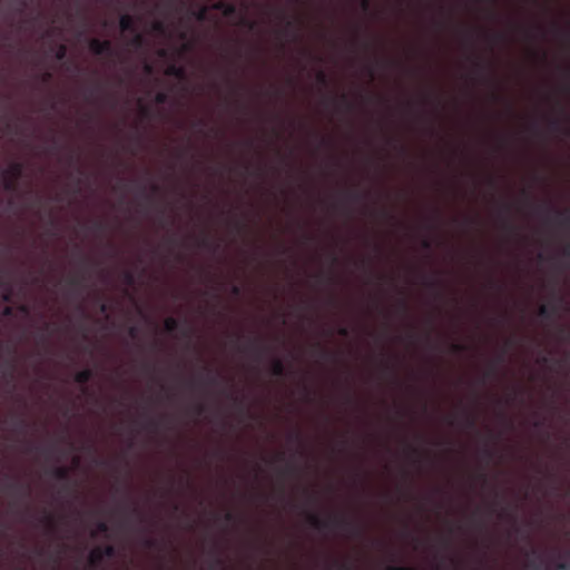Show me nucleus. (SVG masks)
<instances>
[{"instance_id":"f257e3e1","label":"nucleus","mask_w":570,"mask_h":570,"mask_svg":"<svg viewBox=\"0 0 570 570\" xmlns=\"http://www.w3.org/2000/svg\"><path fill=\"white\" fill-rule=\"evenodd\" d=\"M307 522L316 530H340L350 538H360L364 533L362 525L344 515L334 514L327 519H321L315 513H308Z\"/></svg>"},{"instance_id":"f03ea898","label":"nucleus","mask_w":570,"mask_h":570,"mask_svg":"<svg viewBox=\"0 0 570 570\" xmlns=\"http://www.w3.org/2000/svg\"><path fill=\"white\" fill-rule=\"evenodd\" d=\"M569 552L553 551L544 563L546 569L554 568L556 570H569Z\"/></svg>"},{"instance_id":"7ed1b4c3","label":"nucleus","mask_w":570,"mask_h":570,"mask_svg":"<svg viewBox=\"0 0 570 570\" xmlns=\"http://www.w3.org/2000/svg\"><path fill=\"white\" fill-rule=\"evenodd\" d=\"M89 50L96 56L106 55L108 57H115L116 51L112 48L110 40H99L94 38L89 41Z\"/></svg>"},{"instance_id":"20e7f679","label":"nucleus","mask_w":570,"mask_h":570,"mask_svg":"<svg viewBox=\"0 0 570 570\" xmlns=\"http://www.w3.org/2000/svg\"><path fill=\"white\" fill-rule=\"evenodd\" d=\"M562 118H551L549 120V128L554 132H562L568 136L570 134V129L568 127L569 116L567 115L564 108L560 109Z\"/></svg>"},{"instance_id":"39448f33","label":"nucleus","mask_w":570,"mask_h":570,"mask_svg":"<svg viewBox=\"0 0 570 570\" xmlns=\"http://www.w3.org/2000/svg\"><path fill=\"white\" fill-rule=\"evenodd\" d=\"M244 352H250L257 361L264 355L266 347L261 343L258 338L248 341V344L243 348Z\"/></svg>"},{"instance_id":"423d86ee","label":"nucleus","mask_w":570,"mask_h":570,"mask_svg":"<svg viewBox=\"0 0 570 570\" xmlns=\"http://www.w3.org/2000/svg\"><path fill=\"white\" fill-rule=\"evenodd\" d=\"M119 27L122 32H136L137 28V18L130 14H122L119 20Z\"/></svg>"},{"instance_id":"0eeeda50","label":"nucleus","mask_w":570,"mask_h":570,"mask_svg":"<svg viewBox=\"0 0 570 570\" xmlns=\"http://www.w3.org/2000/svg\"><path fill=\"white\" fill-rule=\"evenodd\" d=\"M23 174V164L20 161H13L7 169L2 171V177H10L19 181Z\"/></svg>"},{"instance_id":"6e6552de","label":"nucleus","mask_w":570,"mask_h":570,"mask_svg":"<svg viewBox=\"0 0 570 570\" xmlns=\"http://www.w3.org/2000/svg\"><path fill=\"white\" fill-rule=\"evenodd\" d=\"M212 8L220 11L225 17H233L237 12V8L234 3H229L224 0L216 1L213 3Z\"/></svg>"},{"instance_id":"1a4fd4ad","label":"nucleus","mask_w":570,"mask_h":570,"mask_svg":"<svg viewBox=\"0 0 570 570\" xmlns=\"http://www.w3.org/2000/svg\"><path fill=\"white\" fill-rule=\"evenodd\" d=\"M94 376V371L90 370V368H85L82 371H79L76 373L73 380L76 383L82 385V391L83 393L87 392V387H86V384L92 379Z\"/></svg>"},{"instance_id":"9d476101","label":"nucleus","mask_w":570,"mask_h":570,"mask_svg":"<svg viewBox=\"0 0 570 570\" xmlns=\"http://www.w3.org/2000/svg\"><path fill=\"white\" fill-rule=\"evenodd\" d=\"M4 489L12 494L23 493L24 495H29L30 493V488L18 481H10L6 483Z\"/></svg>"},{"instance_id":"9b49d317","label":"nucleus","mask_w":570,"mask_h":570,"mask_svg":"<svg viewBox=\"0 0 570 570\" xmlns=\"http://www.w3.org/2000/svg\"><path fill=\"white\" fill-rule=\"evenodd\" d=\"M558 313V306L541 305L538 309V315L544 320L552 318Z\"/></svg>"},{"instance_id":"f8f14e48","label":"nucleus","mask_w":570,"mask_h":570,"mask_svg":"<svg viewBox=\"0 0 570 570\" xmlns=\"http://www.w3.org/2000/svg\"><path fill=\"white\" fill-rule=\"evenodd\" d=\"M51 474L55 479L59 481H69L70 478V471L66 466H57L51 471Z\"/></svg>"},{"instance_id":"ddd939ff","label":"nucleus","mask_w":570,"mask_h":570,"mask_svg":"<svg viewBox=\"0 0 570 570\" xmlns=\"http://www.w3.org/2000/svg\"><path fill=\"white\" fill-rule=\"evenodd\" d=\"M102 561H104V557H102L99 548L97 547V548L92 549L90 551L89 558H88L89 566L95 568V567H98Z\"/></svg>"},{"instance_id":"4468645a","label":"nucleus","mask_w":570,"mask_h":570,"mask_svg":"<svg viewBox=\"0 0 570 570\" xmlns=\"http://www.w3.org/2000/svg\"><path fill=\"white\" fill-rule=\"evenodd\" d=\"M272 374L279 377L285 376L286 368L282 360L274 358L272 361Z\"/></svg>"},{"instance_id":"2eb2a0df","label":"nucleus","mask_w":570,"mask_h":570,"mask_svg":"<svg viewBox=\"0 0 570 570\" xmlns=\"http://www.w3.org/2000/svg\"><path fill=\"white\" fill-rule=\"evenodd\" d=\"M505 353H507V348L504 351H502V353L498 356L495 363L492 364L489 367V370L484 373L483 383L485 382V380L494 376V374L497 372V365L503 362Z\"/></svg>"},{"instance_id":"dca6fc26","label":"nucleus","mask_w":570,"mask_h":570,"mask_svg":"<svg viewBox=\"0 0 570 570\" xmlns=\"http://www.w3.org/2000/svg\"><path fill=\"white\" fill-rule=\"evenodd\" d=\"M166 75L173 76L180 80L185 79V77H186L185 69L183 67H178L176 65L168 66V68L166 69Z\"/></svg>"},{"instance_id":"f3484780","label":"nucleus","mask_w":570,"mask_h":570,"mask_svg":"<svg viewBox=\"0 0 570 570\" xmlns=\"http://www.w3.org/2000/svg\"><path fill=\"white\" fill-rule=\"evenodd\" d=\"M41 523H43L50 532H55L57 529L56 519L51 513L46 512L41 518Z\"/></svg>"},{"instance_id":"a211bd4d","label":"nucleus","mask_w":570,"mask_h":570,"mask_svg":"<svg viewBox=\"0 0 570 570\" xmlns=\"http://www.w3.org/2000/svg\"><path fill=\"white\" fill-rule=\"evenodd\" d=\"M144 36L140 32H138V30L136 32H132V37L129 40V46H131L135 49H140L144 46Z\"/></svg>"},{"instance_id":"6ab92c4d","label":"nucleus","mask_w":570,"mask_h":570,"mask_svg":"<svg viewBox=\"0 0 570 570\" xmlns=\"http://www.w3.org/2000/svg\"><path fill=\"white\" fill-rule=\"evenodd\" d=\"M165 330L168 333H174L179 328V321L174 317H167L164 323Z\"/></svg>"},{"instance_id":"aec40b11","label":"nucleus","mask_w":570,"mask_h":570,"mask_svg":"<svg viewBox=\"0 0 570 570\" xmlns=\"http://www.w3.org/2000/svg\"><path fill=\"white\" fill-rule=\"evenodd\" d=\"M193 17L199 21V22H204L207 20V16H208V7L206 6H203L200 7L199 9L197 10H194L191 12Z\"/></svg>"},{"instance_id":"412c9836","label":"nucleus","mask_w":570,"mask_h":570,"mask_svg":"<svg viewBox=\"0 0 570 570\" xmlns=\"http://www.w3.org/2000/svg\"><path fill=\"white\" fill-rule=\"evenodd\" d=\"M204 383L210 386H217L220 383V376L218 374H213L210 370H207V376L205 377Z\"/></svg>"},{"instance_id":"4be33fe9","label":"nucleus","mask_w":570,"mask_h":570,"mask_svg":"<svg viewBox=\"0 0 570 570\" xmlns=\"http://www.w3.org/2000/svg\"><path fill=\"white\" fill-rule=\"evenodd\" d=\"M3 188L7 191L14 193L18 188V180L10 177H2Z\"/></svg>"},{"instance_id":"5701e85b","label":"nucleus","mask_w":570,"mask_h":570,"mask_svg":"<svg viewBox=\"0 0 570 570\" xmlns=\"http://www.w3.org/2000/svg\"><path fill=\"white\" fill-rule=\"evenodd\" d=\"M556 218L559 225L568 226L570 225V216L567 215L566 212L557 210Z\"/></svg>"},{"instance_id":"b1692460","label":"nucleus","mask_w":570,"mask_h":570,"mask_svg":"<svg viewBox=\"0 0 570 570\" xmlns=\"http://www.w3.org/2000/svg\"><path fill=\"white\" fill-rule=\"evenodd\" d=\"M101 551V554L105 558H114L116 556V548L111 544H107L105 547H98Z\"/></svg>"},{"instance_id":"393cba45","label":"nucleus","mask_w":570,"mask_h":570,"mask_svg":"<svg viewBox=\"0 0 570 570\" xmlns=\"http://www.w3.org/2000/svg\"><path fill=\"white\" fill-rule=\"evenodd\" d=\"M169 100V95L165 91H159L155 95V102L157 105H165Z\"/></svg>"},{"instance_id":"a878e982","label":"nucleus","mask_w":570,"mask_h":570,"mask_svg":"<svg viewBox=\"0 0 570 570\" xmlns=\"http://www.w3.org/2000/svg\"><path fill=\"white\" fill-rule=\"evenodd\" d=\"M223 566H224V560L215 551L214 552V558H213L212 563H210V569L212 570H217V569L222 568Z\"/></svg>"},{"instance_id":"bb28decb","label":"nucleus","mask_w":570,"mask_h":570,"mask_svg":"<svg viewBox=\"0 0 570 570\" xmlns=\"http://www.w3.org/2000/svg\"><path fill=\"white\" fill-rule=\"evenodd\" d=\"M67 56V47L65 45H59L56 49L55 57L57 60L61 61Z\"/></svg>"},{"instance_id":"cd10ccee","label":"nucleus","mask_w":570,"mask_h":570,"mask_svg":"<svg viewBox=\"0 0 570 570\" xmlns=\"http://www.w3.org/2000/svg\"><path fill=\"white\" fill-rule=\"evenodd\" d=\"M151 28L155 32H158V33H165V31H166V24L161 20L154 21L151 24Z\"/></svg>"},{"instance_id":"c85d7f7f","label":"nucleus","mask_w":570,"mask_h":570,"mask_svg":"<svg viewBox=\"0 0 570 570\" xmlns=\"http://www.w3.org/2000/svg\"><path fill=\"white\" fill-rule=\"evenodd\" d=\"M122 278L126 285L131 286L135 284V275L131 271H125L122 273Z\"/></svg>"},{"instance_id":"c756f323","label":"nucleus","mask_w":570,"mask_h":570,"mask_svg":"<svg viewBox=\"0 0 570 570\" xmlns=\"http://www.w3.org/2000/svg\"><path fill=\"white\" fill-rule=\"evenodd\" d=\"M346 197L353 202H358L363 198V195L358 193L357 190H347L345 193Z\"/></svg>"},{"instance_id":"7c9ffc66","label":"nucleus","mask_w":570,"mask_h":570,"mask_svg":"<svg viewBox=\"0 0 570 570\" xmlns=\"http://www.w3.org/2000/svg\"><path fill=\"white\" fill-rule=\"evenodd\" d=\"M316 80L320 85L322 86H327L328 83V78H327V75L325 73V71L323 70H320L316 75Z\"/></svg>"},{"instance_id":"2f4dec72","label":"nucleus","mask_w":570,"mask_h":570,"mask_svg":"<svg viewBox=\"0 0 570 570\" xmlns=\"http://www.w3.org/2000/svg\"><path fill=\"white\" fill-rule=\"evenodd\" d=\"M96 530L98 533H107L109 531V527H108L107 522L99 521L96 524Z\"/></svg>"},{"instance_id":"473e14b6","label":"nucleus","mask_w":570,"mask_h":570,"mask_svg":"<svg viewBox=\"0 0 570 570\" xmlns=\"http://www.w3.org/2000/svg\"><path fill=\"white\" fill-rule=\"evenodd\" d=\"M82 281H83V277L72 276L69 278L68 282H69L70 286L76 288V287H79L82 285Z\"/></svg>"},{"instance_id":"72a5a7b5","label":"nucleus","mask_w":570,"mask_h":570,"mask_svg":"<svg viewBox=\"0 0 570 570\" xmlns=\"http://www.w3.org/2000/svg\"><path fill=\"white\" fill-rule=\"evenodd\" d=\"M475 423H476V419L474 415L472 414H468L465 416V426L469 428V429H473L475 428Z\"/></svg>"},{"instance_id":"f704fd0d","label":"nucleus","mask_w":570,"mask_h":570,"mask_svg":"<svg viewBox=\"0 0 570 570\" xmlns=\"http://www.w3.org/2000/svg\"><path fill=\"white\" fill-rule=\"evenodd\" d=\"M386 570H417V569L414 567H409V566L390 564L386 567Z\"/></svg>"},{"instance_id":"c9c22d12","label":"nucleus","mask_w":570,"mask_h":570,"mask_svg":"<svg viewBox=\"0 0 570 570\" xmlns=\"http://www.w3.org/2000/svg\"><path fill=\"white\" fill-rule=\"evenodd\" d=\"M289 440L302 444L303 443L302 433L299 431H295V432L291 433Z\"/></svg>"},{"instance_id":"e433bc0d","label":"nucleus","mask_w":570,"mask_h":570,"mask_svg":"<svg viewBox=\"0 0 570 570\" xmlns=\"http://www.w3.org/2000/svg\"><path fill=\"white\" fill-rule=\"evenodd\" d=\"M144 546L148 549H154L158 546V541L153 538H147L144 541Z\"/></svg>"},{"instance_id":"4c0bfd02","label":"nucleus","mask_w":570,"mask_h":570,"mask_svg":"<svg viewBox=\"0 0 570 570\" xmlns=\"http://www.w3.org/2000/svg\"><path fill=\"white\" fill-rule=\"evenodd\" d=\"M222 393L232 399L235 404H242V401L233 392H227L226 389H223Z\"/></svg>"},{"instance_id":"58836bf2","label":"nucleus","mask_w":570,"mask_h":570,"mask_svg":"<svg viewBox=\"0 0 570 570\" xmlns=\"http://www.w3.org/2000/svg\"><path fill=\"white\" fill-rule=\"evenodd\" d=\"M451 350L454 353H461V352H464L466 350V346L463 345V344H460V343H454V344L451 345Z\"/></svg>"},{"instance_id":"ea45409f","label":"nucleus","mask_w":570,"mask_h":570,"mask_svg":"<svg viewBox=\"0 0 570 570\" xmlns=\"http://www.w3.org/2000/svg\"><path fill=\"white\" fill-rule=\"evenodd\" d=\"M206 407L203 403H197L194 406V412L196 415H202L205 412Z\"/></svg>"},{"instance_id":"a19ab883","label":"nucleus","mask_w":570,"mask_h":570,"mask_svg":"<svg viewBox=\"0 0 570 570\" xmlns=\"http://www.w3.org/2000/svg\"><path fill=\"white\" fill-rule=\"evenodd\" d=\"M482 453H483V456L487 459V461H490L493 459L494 453L491 449L485 448Z\"/></svg>"},{"instance_id":"79ce46f5","label":"nucleus","mask_w":570,"mask_h":570,"mask_svg":"<svg viewBox=\"0 0 570 570\" xmlns=\"http://www.w3.org/2000/svg\"><path fill=\"white\" fill-rule=\"evenodd\" d=\"M128 334H129V336H130L131 338H136V337L138 336V334H139V330H138V327H137V326H131V327H129V330H128Z\"/></svg>"},{"instance_id":"37998d69","label":"nucleus","mask_w":570,"mask_h":570,"mask_svg":"<svg viewBox=\"0 0 570 570\" xmlns=\"http://www.w3.org/2000/svg\"><path fill=\"white\" fill-rule=\"evenodd\" d=\"M14 370H16V365H14V363H13V362H10V363H9V368H8L7 374H8L9 379H10L11 381L13 380V376H14V375H13V374H14Z\"/></svg>"},{"instance_id":"c03bdc74","label":"nucleus","mask_w":570,"mask_h":570,"mask_svg":"<svg viewBox=\"0 0 570 570\" xmlns=\"http://www.w3.org/2000/svg\"><path fill=\"white\" fill-rule=\"evenodd\" d=\"M337 334L343 336V337H347L350 332H348V328L346 326H341L337 330Z\"/></svg>"},{"instance_id":"a18cd8bd","label":"nucleus","mask_w":570,"mask_h":570,"mask_svg":"<svg viewBox=\"0 0 570 570\" xmlns=\"http://www.w3.org/2000/svg\"><path fill=\"white\" fill-rule=\"evenodd\" d=\"M503 228L507 229L508 232H514V226L511 224L510 220L508 219H504L503 220V224H502Z\"/></svg>"},{"instance_id":"49530a36","label":"nucleus","mask_w":570,"mask_h":570,"mask_svg":"<svg viewBox=\"0 0 570 570\" xmlns=\"http://www.w3.org/2000/svg\"><path fill=\"white\" fill-rule=\"evenodd\" d=\"M421 246H422L424 249L429 250V249H431V247H432V242H431L429 238H424V239H422V242H421Z\"/></svg>"},{"instance_id":"de8ad7c7","label":"nucleus","mask_w":570,"mask_h":570,"mask_svg":"<svg viewBox=\"0 0 570 570\" xmlns=\"http://www.w3.org/2000/svg\"><path fill=\"white\" fill-rule=\"evenodd\" d=\"M51 79H52V73L49 71L43 72L41 76V80L45 83L49 82Z\"/></svg>"},{"instance_id":"09e8293b","label":"nucleus","mask_w":570,"mask_h":570,"mask_svg":"<svg viewBox=\"0 0 570 570\" xmlns=\"http://www.w3.org/2000/svg\"><path fill=\"white\" fill-rule=\"evenodd\" d=\"M130 513H131L132 515H135V517L139 518L140 520H142V518H141V512H140V510L138 509V507H136V505L131 507V509H130Z\"/></svg>"},{"instance_id":"8fccbe9b","label":"nucleus","mask_w":570,"mask_h":570,"mask_svg":"<svg viewBox=\"0 0 570 570\" xmlns=\"http://www.w3.org/2000/svg\"><path fill=\"white\" fill-rule=\"evenodd\" d=\"M224 519L228 523L234 522L236 520L235 514L232 512H226Z\"/></svg>"},{"instance_id":"3c124183","label":"nucleus","mask_w":570,"mask_h":570,"mask_svg":"<svg viewBox=\"0 0 570 570\" xmlns=\"http://www.w3.org/2000/svg\"><path fill=\"white\" fill-rule=\"evenodd\" d=\"M140 114H141V116L144 118H149V116H150V108L146 107V106L141 107L140 108Z\"/></svg>"},{"instance_id":"603ef678","label":"nucleus","mask_w":570,"mask_h":570,"mask_svg":"<svg viewBox=\"0 0 570 570\" xmlns=\"http://www.w3.org/2000/svg\"><path fill=\"white\" fill-rule=\"evenodd\" d=\"M341 101H342V102H344V104L346 105V108H347L348 110H351V109L353 108V105H352V102H351V101H348V100H347L346 95H342V96H341Z\"/></svg>"},{"instance_id":"864d4df0","label":"nucleus","mask_w":570,"mask_h":570,"mask_svg":"<svg viewBox=\"0 0 570 570\" xmlns=\"http://www.w3.org/2000/svg\"><path fill=\"white\" fill-rule=\"evenodd\" d=\"M399 306H400V308L402 309L403 313H406L407 309H409V305H407V302L405 299H401L400 303H399Z\"/></svg>"},{"instance_id":"5fc2aeb1","label":"nucleus","mask_w":570,"mask_h":570,"mask_svg":"<svg viewBox=\"0 0 570 570\" xmlns=\"http://www.w3.org/2000/svg\"><path fill=\"white\" fill-rule=\"evenodd\" d=\"M198 246H199V247H204V248L209 247V240H208V238H207V237L202 238V239L198 242Z\"/></svg>"},{"instance_id":"6e6d98bb","label":"nucleus","mask_w":570,"mask_h":570,"mask_svg":"<svg viewBox=\"0 0 570 570\" xmlns=\"http://www.w3.org/2000/svg\"><path fill=\"white\" fill-rule=\"evenodd\" d=\"M230 292H232V294L234 296H239L240 292H242V288L239 286H237V285H233Z\"/></svg>"},{"instance_id":"4d7b16f0","label":"nucleus","mask_w":570,"mask_h":570,"mask_svg":"<svg viewBox=\"0 0 570 570\" xmlns=\"http://www.w3.org/2000/svg\"><path fill=\"white\" fill-rule=\"evenodd\" d=\"M3 315H4V316H12V315H13V308H12V307H10V306H6V307L3 308Z\"/></svg>"},{"instance_id":"13d9d810","label":"nucleus","mask_w":570,"mask_h":570,"mask_svg":"<svg viewBox=\"0 0 570 570\" xmlns=\"http://www.w3.org/2000/svg\"><path fill=\"white\" fill-rule=\"evenodd\" d=\"M426 286L432 287V288H439L440 282L439 281H429V282H426Z\"/></svg>"},{"instance_id":"bf43d9fd","label":"nucleus","mask_w":570,"mask_h":570,"mask_svg":"<svg viewBox=\"0 0 570 570\" xmlns=\"http://www.w3.org/2000/svg\"><path fill=\"white\" fill-rule=\"evenodd\" d=\"M148 426L156 430L158 426H159V422L156 421V420H149L148 421Z\"/></svg>"},{"instance_id":"052dcab7","label":"nucleus","mask_w":570,"mask_h":570,"mask_svg":"<svg viewBox=\"0 0 570 570\" xmlns=\"http://www.w3.org/2000/svg\"><path fill=\"white\" fill-rule=\"evenodd\" d=\"M94 227H95V229H96V230H98V232H102V230L105 229V226H104V224H102L101 222H96V223L94 224Z\"/></svg>"},{"instance_id":"680f3d73","label":"nucleus","mask_w":570,"mask_h":570,"mask_svg":"<svg viewBox=\"0 0 570 570\" xmlns=\"http://www.w3.org/2000/svg\"><path fill=\"white\" fill-rule=\"evenodd\" d=\"M320 352L323 358H328L331 356V353L327 350L321 348Z\"/></svg>"},{"instance_id":"e2e57ef3","label":"nucleus","mask_w":570,"mask_h":570,"mask_svg":"<svg viewBox=\"0 0 570 570\" xmlns=\"http://www.w3.org/2000/svg\"><path fill=\"white\" fill-rule=\"evenodd\" d=\"M361 4L362 9L366 11L370 8V0H361Z\"/></svg>"},{"instance_id":"0e129e2a","label":"nucleus","mask_w":570,"mask_h":570,"mask_svg":"<svg viewBox=\"0 0 570 570\" xmlns=\"http://www.w3.org/2000/svg\"><path fill=\"white\" fill-rule=\"evenodd\" d=\"M81 269L85 272L87 269L88 262L86 258L80 259Z\"/></svg>"},{"instance_id":"69168bd1","label":"nucleus","mask_w":570,"mask_h":570,"mask_svg":"<svg viewBox=\"0 0 570 570\" xmlns=\"http://www.w3.org/2000/svg\"><path fill=\"white\" fill-rule=\"evenodd\" d=\"M27 425L26 421L20 419L17 421V426L20 428V429H24Z\"/></svg>"},{"instance_id":"338daca9","label":"nucleus","mask_w":570,"mask_h":570,"mask_svg":"<svg viewBox=\"0 0 570 570\" xmlns=\"http://www.w3.org/2000/svg\"><path fill=\"white\" fill-rule=\"evenodd\" d=\"M564 257H570V246H566L562 250Z\"/></svg>"},{"instance_id":"774afa93","label":"nucleus","mask_w":570,"mask_h":570,"mask_svg":"<svg viewBox=\"0 0 570 570\" xmlns=\"http://www.w3.org/2000/svg\"><path fill=\"white\" fill-rule=\"evenodd\" d=\"M150 190L153 194H157L159 191V186L157 184H151Z\"/></svg>"}]
</instances>
